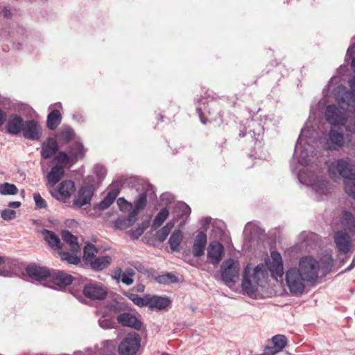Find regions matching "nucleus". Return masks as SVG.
<instances>
[{"label": "nucleus", "instance_id": "f257e3e1", "mask_svg": "<svg viewBox=\"0 0 355 355\" xmlns=\"http://www.w3.org/2000/svg\"><path fill=\"white\" fill-rule=\"evenodd\" d=\"M267 274V270L263 265H259L255 268L248 265L244 270L242 288L248 295L254 293L261 281L266 277Z\"/></svg>", "mask_w": 355, "mask_h": 355}, {"label": "nucleus", "instance_id": "f03ea898", "mask_svg": "<svg viewBox=\"0 0 355 355\" xmlns=\"http://www.w3.org/2000/svg\"><path fill=\"white\" fill-rule=\"evenodd\" d=\"M286 282L291 293L297 295L304 293L306 280L297 268H291L286 271Z\"/></svg>", "mask_w": 355, "mask_h": 355}, {"label": "nucleus", "instance_id": "7ed1b4c3", "mask_svg": "<svg viewBox=\"0 0 355 355\" xmlns=\"http://www.w3.org/2000/svg\"><path fill=\"white\" fill-rule=\"evenodd\" d=\"M319 263L311 257H302L299 262V268L302 275L308 282H313L318 277Z\"/></svg>", "mask_w": 355, "mask_h": 355}, {"label": "nucleus", "instance_id": "20e7f679", "mask_svg": "<svg viewBox=\"0 0 355 355\" xmlns=\"http://www.w3.org/2000/svg\"><path fill=\"white\" fill-rule=\"evenodd\" d=\"M334 170L336 171L345 180L355 178V162L349 159H338L333 162L329 168L330 176Z\"/></svg>", "mask_w": 355, "mask_h": 355}, {"label": "nucleus", "instance_id": "39448f33", "mask_svg": "<svg viewBox=\"0 0 355 355\" xmlns=\"http://www.w3.org/2000/svg\"><path fill=\"white\" fill-rule=\"evenodd\" d=\"M141 345V337L136 333H130L118 346L120 355H136Z\"/></svg>", "mask_w": 355, "mask_h": 355}, {"label": "nucleus", "instance_id": "423d86ee", "mask_svg": "<svg viewBox=\"0 0 355 355\" xmlns=\"http://www.w3.org/2000/svg\"><path fill=\"white\" fill-rule=\"evenodd\" d=\"M197 112L201 122L204 124H206L207 122L216 121L222 117L220 107L218 103L214 101L208 102L203 108L197 107Z\"/></svg>", "mask_w": 355, "mask_h": 355}, {"label": "nucleus", "instance_id": "0eeeda50", "mask_svg": "<svg viewBox=\"0 0 355 355\" xmlns=\"http://www.w3.org/2000/svg\"><path fill=\"white\" fill-rule=\"evenodd\" d=\"M239 263L232 259L225 260L221 265V277L226 283L236 282L239 277Z\"/></svg>", "mask_w": 355, "mask_h": 355}, {"label": "nucleus", "instance_id": "6e6552de", "mask_svg": "<svg viewBox=\"0 0 355 355\" xmlns=\"http://www.w3.org/2000/svg\"><path fill=\"white\" fill-rule=\"evenodd\" d=\"M83 294L90 300H102L106 297L107 292L106 288L102 284L92 282L85 285Z\"/></svg>", "mask_w": 355, "mask_h": 355}, {"label": "nucleus", "instance_id": "1a4fd4ad", "mask_svg": "<svg viewBox=\"0 0 355 355\" xmlns=\"http://www.w3.org/2000/svg\"><path fill=\"white\" fill-rule=\"evenodd\" d=\"M266 266L272 277L277 278L284 274L283 261L281 254L276 251L271 252L270 259L266 261Z\"/></svg>", "mask_w": 355, "mask_h": 355}, {"label": "nucleus", "instance_id": "9d476101", "mask_svg": "<svg viewBox=\"0 0 355 355\" xmlns=\"http://www.w3.org/2000/svg\"><path fill=\"white\" fill-rule=\"evenodd\" d=\"M325 117L327 121L334 125H345L347 121L345 113L335 105L327 107Z\"/></svg>", "mask_w": 355, "mask_h": 355}, {"label": "nucleus", "instance_id": "9b49d317", "mask_svg": "<svg viewBox=\"0 0 355 355\" xmlns=\"http://www.w3.org/2000/svg\"><path fill=\"white\" fill-rule=\"evenodd\" d=\"M328 140L325 144L329 150H338L345 146L343 134L336 130L331 129L328 134Z\"/></svg>", "mask_w": 355, "mask_h": 355}, {"label": "nucleus", "instance_id": "f8f14e48", "mask_svg": "<svg viewBox=\"0 0 355 355\" xmlns=\"http://www.w3.org/2000/svg\"><path fill=\"white\" fill-rule=\"evenodd\" d=\"M49 278L55 285L60 288L70 285L73 280L72 275L62 270H53L50 272Z\"/></svg>", "mask_w": 355, "mask_h": 355}, {"label": "nucleus", "instance_id": "ddd939ff", "mask_svg": "<svg viewBox=\"0 0 355 355\" xmlns=\"http://www.w3.org/2000/svg\"><path fill=\"white\" fill-rule=\"evenodd\" d=\"M24 137L31 140H37L41 135L40 128L37 121L35 120H28L23 125Z\"/></svg>", "mask_w": 355, "mask_h": 355}, {"label": "nucleus", "instance_id": "4468645a", "mask_svg": "<svg viewBox=\"0 0 355 355\" xmlns=\"http://www.w3.org/2000/svg\"><path fill=\"white\" fill-rule=\"evenodd\" d=\"M334 242L339 252L347 254L349 252L351 244V237L344 231H337L335 232Z\"/></svg>", "mask_w": 355, "mask_h": 355}, {"label": "nucleus", "instance_id": "2eb2a0df", "mask_svg": "<svg viewBox=\"0 0 355 355\" xmlns=\"http://www.w3.org/2000/svg\"><path fill=\"white\" fill-rule=\"evenodd\" d=\"M24 123L21 116L17 114H12L6 126L7 132L13 135L19 134L23 129Z\"/></svg>", "mask_w": 355, "mask_h": 355}, {"label": "nucleus", "instance_id": "dca6fc26", "mask_svg": "<svg viewBox=\"0 0 355 355\" xmlns=\"http://www.w3.org/2000/svg\"><path fill=\"white\" fill-rule=\"evenodd\" d=\"M26 270L28 275L36 281L46 279L49 277L51 272V271L45 267H40L34 264L28 266Z\"/></svg>", "mask_w": 355, "mask_h": 355}, {"label": "nucleus", "instance_id": "f3484780", "mask_svg": "<svg viewBox=\"0 0 355 355\" xmlns=\"http://www.w3.org/2000/svg\"><path fill=\"white\" fill-rule=\"evenodd\" d=\"M117 322L123 327H128L137 330L141 328V322L134 315L130 313H124L119 315L116 318Z\"/></svg>", "mask_w": 355, "mask_h": 355}, {"label": "nucleus", "instance_id": "a211bd4d", "mask_svg": "<svg viewBox=\"0 0 355 355\" xmlns=\"http://www.w3.org/2000/svg\"><path fill=\"white\" fill-rule=\"evenodd\" d=\"M59 146L55 139L49 137L42 144L41 156L47 159L52 157L58 150Z\"/></svg>", "mask_w": 355, "mask_h": 355}, {"label": "nucleus", "instance_id": "6ab92c4d", "mask_svg": "<svg viewBox=\"0 0 355 355\" xmlns=\"http://www.w3.org/2000/svg\"><path fill=\"white\" fill-rule=\"evenodd\" d=\"M224 248L218 242L211 243L207 249V257L213 264L218 263L222 259Z\"/></svg>", "mask_w": 355, "mask_h": 355}, {"label": "nucleus", "instance_id": "aec40b11", "mask_svg": "<svg viewBox=\"0 0 355 355\" xmlns=\"http://www.w3.org/2000/svg\"><path fill=\"white\" fill-rule=\"evenodd\" d=\"M207 244V235L203 232H200L196 236L193 246V254L194 257H200L205 253Z\"/></svg>", "mask_w": 355, "mask_h": 355}, {"label": "nucleus", "instance_id": "412c9836", "mask_svg": "<svg viewBox=\"0 0 355 355\" xmlns=\"http://www.w3.org/2000/svg\"><path fill=\"white\" fill-rule=\"evenodd\" d=\"M93 191L92 187L85 186L81 187L78 192V198L74 200V205L80 207L89 203Z\"/></svg>", "mask_w": 355, "mask_h": 355}, {"label": "nucleus", "instance_id": "4be33fe9", "mask_svg": "<svg viewBox=\"0 0 355 355\" xmlns=\"http://www.w3.org/2000/svg\"><path fill=\"white\" fill-rule=\"evenodd\" d=\"M287 338L285 336L278 334L271 339L272 346L266 347L273 355L283 350L287 345Z\"/></svg>", "mask_w": 355, "mask_h": 355}, {"label": "nucleus", "instance_id": "5701e85b", "mask_svg": "<svg viewBox=\"0 0 355 355\" xmlns=\"http://www.w3.org/2000/svg\"><path fill=\"white\" fill-rule=\"evenodd\" d=\"M64 169L60 165H55L46 175L48 184L54 187L64 176Z\"/></svg>", "mask_w": 355, "mask_h": 355}, {"label": "nucleus", "instance_id": "b1692460", "mask_svg": "<svg viewBox=\"0 0 355 355\" xmlns=\"http://www.w3.org/2000/svg\"><path fill=\"white\" fill-rule=\"evenodd\" d=\"M171 304V300L168 297L160 296H149L148 307L150 309H157L162 310L168 307Z\"/></svg>", "mask_w": 355, "mask_h": 355}, {"label": "nucleus", "instance_id": "393cba45", "mask_svg": "<svg viewBox=\"0 0 355 355\" xmlns=\"http://www.w3.org/2000/svg\"><path fill=\"white\" fill-rule=\"evenodd\" d=\"M75 191L74 182L71 180L62 181L58 189V195L61 199L69 198Z\"/></svg>", "mask_w": 355, "mask_h": 355}, {"label": "nucleus", "instance_id": "a878e982", "mask_svg": "<svg viewBox=\"0 0 355 355\" xmlns=\"http://www.w3.org/2000/svg\"><path fill=\"white\" fill-rule=\"evenodd\" d=\"M86 149L83 145L79 142H76L72 145L69 150V154L71 157V164L76 163L78 159H83L85 157Z\"/></svg>", "mask_w": 355, "mask_h": 355}, {"label": "nucleus", "instance_id": "bb28decb", "mask_svg": "<svg viewBox=\"0 0 355 355\" xmlns=\"http://www.w3.org/2000/svg\"><path fill=\"white\" fill-rule=\"evenodd\" d=\"M112 258L110 256H103L95 257L89 263L92 269L95 270H102L110 265Z\"/></svg>", "mask_w": 355, "mask_h": 355}, {"label": "nucleus", "instance_id": "cd10ccee", "mask_svg": "<svg viewBox=\"0 0 355 355\" xmlns=\"http://www.w3.org/2000/svg\"><path fill=\"white\" fill-rule=\"evenodd\" d=\"M62 237L63 241L69 245L71 251L78 252L80 250L77 238L71 234L70 232L67 230L62 231Z\"/></svg>", "mask_w": 355, "mask_h": 355}, {"label": "nucleus", "instance_id": "c85d7f7f", "mask_svg": "<svg viewBox=\"0 0 355 355\" xmlns=\"http://www.w3.org/2000/svg\"><path fill=\"white\" fill-rule=\"evenodd\" d=\"M183 235L180 230H175L171 235L168 243L173 252H179L180 245L182 241Z\"/></svg>", "mask_w": 355, "mask_h": 355}, {"label": "nucleus", "instance_id": "c756f323", "mask_svg": "<svg viewBox=\"0 0 355 355\" xmlns=\"http://www.w3.org/2000/svg\"><path fill=\"white\" fill-rule=\"evenodd\" d=\"M42 234L44 237L45 241L48 244L53 248L60 249L61 242L59 237L53 232L44 230L42 232Z\"/></svg>", "mask_w": 355, "mask_h": 355}, {"label": "nucleus", "instance_id": "7c9ffc66", "mask_svg": "<svg viewBox=\"0 0 355 355\" xmlns=\"http://www.w3.org/2000/svg\"><path fill=\"white\" fill-rule=\"evenodd\" d=\"M62 116L59 110H54L47 116L46 125L50 130H55L60 125Z\"/></svg>", "mask_w": 355, "mask_h": 355}, {"label": "nucleus", "instance_id": "2f4dec72", "mask_svg": "<svg viewBox=\"0 0 355 355\" xmlns=\"http://www.w3.org/2000/svg\"><path fill=\"white\" fill-rule=\"evenodd\" d=\"M118 195V190L113 189L107 193L106 197L99 204V209L101 210H105L107 209L114 202Z\"/></svg>", "mask_w": 355, "mask_h": 355}, {"label": "nucleus", "instance_id": "473e14b6", "mask_svg": "<svg viewBox=\"0 0 355 355\" xmlns=\"http://www.w3.org/2000/svg\"><path fill=\"white\" fill-rule=\"evenodd\" d=\"M98 253V249L91 243H86L83 250V258L86 263H89L96 257Z\"/></svg>", "mask_w": 355, "mask_h": 355}, {"label": "nucleus", "instance_id": "72a5a7b5", "mask_svg": "<svg viewBox=\"0 0 355 355\" xmlns=\"http://www.w3.org/2000/svg\"><path fill=\"white\" fill-rule=\"evenodd\" d=\"M77 252H78L73 251H71V252L62 251L59 254L62 261H65L70 264L77 265L80 261V258L76 254Z\"/></svg>", "mask_w": 355, "mask_h": 355}, {"label": "nucleus", "instance_id": "f704fd0d", "mask_svg": "<svg viewBox=\"0 0 355 355\" xmlns=\"http://www.w3.org/2000/svg\"><path fill=\"white\" fill-rule=\"evenodd\" d=\"M169 212L166 208L162 209L157 214L153 221V227L155 228L160 227L168 217Z\"/></svg>", "mask_w": 355, "mask_h": 355}, {"label": "nucleus", "instance_id": "c9c22d12", "mask_svg": "<svg viewBox=\"0 0 355 355\" xmlns=\"http://www.w3.org/2000/svg\"><path fill=\"white\" fill-rule=\"evenodd\" d=\"M17 193L18 189L13 184L5 182L0 184V193L1 195H16Z\"/></svg>", "mask_w": 355, "mask_h": 355}, {"label": "nucleus", "instance_id": "e433bc0d", "mask_svg": "<svg viewBox=\"0 0 355 355\" xmlns=\"http://www.w3.org/2000/svg\"><path fill=\"white\" fill-rule=\"evenodd\" d=\"M173 227V224L172 223H168L165 226L162 227L156 232L157 239L160 242L164 241L168 236Z\"/></svg>", "mask_w": 355, "mask_h": 355}, {"label": "nucleus", "instance_id": "4c0bfd02", "mask_svg": "<svg viewBox=\"0 0 355 355\" xmlns=\"http://www.w3.org/2000/svg\"><path fill=\"white\" fill-rule=\"evenodd\" d=\"M352 92L345 94V98L348 100L347 105L355 110V76L349 82Z\"/></svg>", "mask_w": 355, "mask_h": 355}, {"label": "nucleus", "instance_id": "58836bf2", "mask_svg": "<svg viewBox=\"0 0 355 355\" xmlns=\"http://www.w3.org/2000/svg\"><path fill=\"white\" fill-rule=\"evenodd\" d=\"M342 223L344 225L348 227L349 229L352 227L355 228V218L353 214L348 211L343 212Z\"/></svg>", "mask_w": 355, "mask_h": 355}, {"label": "nucleus", "instance_id": "ea45409f", "mask_svg": "<svg viewBox=\"0 0 355 355\" xmlns=\"http://www.w3.org/2000/svg\"><path fill=\"white\" fill-rule=\"evenodd\" d=\"M149 296L145 295L144 297H139L135 294H130L129 298L134 302L135 304L143 307L148 306Z\"/></svg>", "mask_w": 355, "mask_h": 355}, {"label": "nucleus", "instance_id": "a19ab883", "mask_svg": "<svg viewBox=\"0 0 355 355\" xmlns=\"http://www.w3.org/2000/svg\"><path fill=\"white\" fill-rule=\"evenodd\" d=\"M53 161L56 162L55 165H60L64 169L69 162V157L66 153L59 152Z\"/></svg>", "mask_w": 355, "mask_h": 355}, {"label": "nucleus", "instance_id": "79ce46f5", "mask_svg": "<svg viewBox=\"0 0 355 355\" xmlns=\"http://www.w3.org/2000/svg\"><path fill=\"white\" fill-rule=\"evenodd\" d=\"M135 275V271L132 268H127L123 271L121 282L125 285L130 286L133 282V276Z\"/></svg>", "mask_w": 355, "mask_h": 355}, {"label": "nucleus", "instance_id": "37998d69", "mask_svg": "<svg viewBox=\"0 0 355 355\" xmlns=\"http://www.w3.org/2000/svg\"><path fill=\"white\" fill-rule=\"evenodd\" d=\"M345 191L347 195L355 199V178L344 181Z\"/></svg>", "mask_w": 355, "mask_h": 355}, {"label": "nucleus", "instance_id": "c03bdc74", "mask_svg": "<svg viewBox=\"0 0 355 355\" xmlns=\"http://www.w3.org/2000/svg\"><path fill=\"white\" fill-rule=\"evenodd\" d=\"M12 264V260L8 257L0 256V275L6 276L8 271L4 269L5 266H10Z\"/></svg>", "mask_w": 355, "mask_h": 355}, {"label": "nucleus", "instance_id": "a18cd8bd", "mask_svg": "<svg viewBox=\"0 0 355 355\" xmlns=\"http://www.w3.org/2000/svg\"><path fill=\"white\" fill-rule=\"evenodd\" d=\"M147 203V196L145 192L140 193L137 199L135 201V207L137 209L143 210Z\"/></svg>", "mask_w": 355, "mask_h": 355}, {"label": "nucleus", "instance_id": "49530a36", "mask_svg": "<svg viewBox=\"0 0 355 355\" xmlns=\"http://www.w3.org/2000/svg\"><path fill=\"white\" fill-rule=\"evenodd\" d=\"M60 139L63 141L64 143L69 142L74 137V132L71 129H64L62 130L59 133Z\"/></svg>", "mask_w": 355, "mask_h": 355}, {"label": "nucleus", "instance_id": "de8ad7c7", "mask_svg": "<svg viewBox=\"0 0 355 355\" xmlns=\"http://www.w3.org/2000/svg\"><path fill=\"white\" fill-rule=\"evenodd\" d=\"M157 281L160 284H167L176 282V277L170 273L159 275L157 277Z\"/></svg>", "mask_w": 355, "mask_h": 355}, {"label": "nucleus", "instance_id": "09e8293b", "mask_svg": "<svg viewBox=\"0 0 355 355\" xmlns=\"http://www.w3.org/2000/svg\"><path fill=\"white\" fill-rule=\"evenodd\" d=\"M116 202L120 210L122 211H130L132 208V203L128 202L124 198H119Z\"/></svg>", "mask_w": 355, "mask_h": 355}, {"label": "nucleus", "instance_id": "8fccbe9b", "mask_svg": "<svg viewBox=\"0 0 355 355\" xmlns=\"http://www.w3.org/2000/svg\"><path fill=\"white\" fill-rule=\"evenodd\" d=\"M16 216V211L10 209H5L1 212V217L5 220H10Z\"/></svg>", "mask_w": 355, "mask_h": 355}, {"label": "nucleus", "instance_id": "3c124183", "mask_svg": "<svg viewBox=\"0 0 355 355\" xmlns=\"http://www.w3.org/2000/svg\"><path fill=\"white\" fill-rule=\"evenodd\" d=\"M146 227H147V226L142 225V226L138 227L135 230H131L130 232V235L131 238L133 239H138L144 233V232Z\"/></svg>", "mask_w": 355, "mask_h": 355}, {"label": "nucleus", "instance_id": "603ef678", "mask_svg": "<svg viewBox=\"0 0 355 355\" xmlns=\"http://www.w3.org/2000/svg\"><path fill=\"white\" fill-rule=\"evenodd\" d=\"M346 145L352 153H355V135H354V134H350L347 135Z\"/></svg>", "mask_w": 355, "mask_h": 355}, {"label": "nucleus", "instance_id": "864d4df0", "mask_svg": "<svg viewBox=\"0 0 355 355\" xmlns=\"http://www.w3.org/2000/svg\"><path fill=\"white\" fill-rule=\"evenodd\" d=\"M33 198L37 208L42 209L46 207V201L42 198L40 193H35Z\"/></svg>", "mask_w": 355, "mask_h": 355}, {"label": "nucleus", "instance_id": "5fc2aeb1", "mask_svg": "<svg viewBox=\"0 0 355 355\" xmlns=\"http://www.w3.org/2000/svg\"><path fill=\"white\" fill-rule=\"evenodd\" d=\"M139 211L140 210L137 209L136 207H135L134 209L132 208L131 211L130 212V214L127 218V220L130 223L135 222L136 220V217L138 215Z\"/></svg>", "mask_w": 355, "mask_h": 355}, {"label": "nucleus", "instance_id": "6e6d98bb", "mask_svg": "<svg viewBox=\"0 0 355 355\" xmlns=\"http://www.w3.org/2000/svg\"><path fill=\"white\" fill-rule=\"evenodd\" d=\"M346 130L351 134L355 135V119L349 123L346 127Z\"/></svg>", "mask_w": 355, "mask_h": 355}, {"label": "nucleus", "instance_id": "4d7b16f0", "mask_svg": "<svg viewBox=\"0 0 355 355\" xmlns=\"http://www.w3.org/2000/svg\"><path fill=\"white\" fill-rule=\"evenodd\" d=\"M123 272L122 271L121 268H117L114 271V278L116 279V280H121Z\"/></svg>", "mask_w": 355, "mask_h": 355}, {"label": "nucleus", "instance_id": "13d9d810", "mask_svg": "<svg viewBox=\"0 0 355 355\" xmlns=\"http://www.w3.org/2000/svg\"><path fill=\"white\" fill-rule=\"evenodd\" d=\"M6 112L0 108V127H1L6 121Z\"/></svg>", "mask_w": 355, "mask_h": 355}, {"label": "nucleus", "instance_id": "bf43d9fd", "mask_svg": "<svg viewBox=\"0 0 355 355\" xmlns=\"http://www.w3.org/2000/svg\"><path fill=\"white\" fill-rule=\"evenodd\" d=\"M21 206V202L19 201L10 202L8 207L10 208H19Z\"/></svg>", "mask_w": 355, "mask_h": 355}, {"label": "nucleus", "instance_id": "052dcab7", "mask_svg": "<svg viewBox=\"0 0 355 355\" xmlns=\"http://www.w3.org/2000/svg\"><path fill=\"white\" fill-rule=\"evenodd\" d=\"M3 15L6 17H8L11 15V13L9 10L4 8L3 10Z\"/></svg>", "mask_w": 355, "mask_h": 355}, {"label": "nucleus", "instance_id": "680f3d73", "mask_svg": "<svg viewBox=\"0 0 355 355\" xmlns=\"http://www.w3.org/2000/svg\"><path fill=\"white\" fill-rule=\"evenodd\" d=\"M137 291L138 292H143L144 291V286L142 284L138 285L137 286Z\"/></svg>", "mask_w": 355, "mask_h": 355}, {"label": "nucleus", "instance_id": "e2e57ef3", "mask_svg": "<svg viewBox=\"0 0 355 355\" xmlns=\"http://www.w3.org/2000/svg\"><path fill=\"white\" fill-rule=\"evenodd\" d=\"M352 67L354 71L355 72V57L352 59Z\"/></svg>", "mask_w": 355, "mask_h": 355}, {"label": "nucleus", "instance_id": "0e129e2a", "mask_svg": "<svg viewBox=\"0 0 355 355\" xmlns=\"http://www.w3.org/2000/svg\"><path fill=\"white\" fill-rule=\"evenodd\" d=\"M184 207H185V209H186L189 211V212H190V208H189L188 206H187V205H184Z\"/></svg>", "mask_w": 355, "mask_h": 355}, {"label": "nucleus", "instance_id": "69168bd1", "mask_svg": "<svg viewBox=\"0 0 355 355\" xmlns=\"http://www.w3.org/2000/svg\"><path fill=\"white\" fill-rule=\"evenodd\" d=\"M352 265H354V266L355 265V255H354V259L352 260Z\"/></svg>", "mask_w": 355, "mask_h": 355}, {"label": "nucleus", "instance_id": "338daca9", "mask_svg": "<svg viewBox=\"0 0 355 355\" xmlns=\"http://www.w3.org/2000/svg\"><path fill=\"white\" fill-rule=\"evenodd\" d=\"M162 355H171V354H167V353H163Z\"/></svg>", "mask_w": 355, "mask_h": 355}, {"label": "nucleus", "instance_id": "774afa93", "mask_svg": "<svg viewBox=\"0 0 355 355\" xmlns=\"http://www.w3.org/2000/svg\"><path fill=\"white\" fill-rule=\"evenodd\" d=\"M162 355H171V354H167V353H163Z\"/></svg>", "mask_w": 355, "mask_h": 355}]
</instances>
